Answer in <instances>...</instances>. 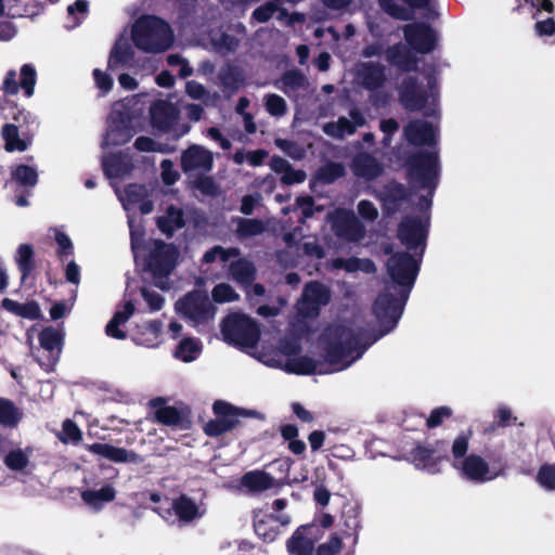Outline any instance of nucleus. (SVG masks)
<instances>
[{
	"label": "nucleus",
	"instance_id": "nucleus-1",
	"mask_svg": "<svg viewBox=\"0 0 555 555\" xmlns=\"http://www.w3.org/2000/svg\"><path fill=\"white\" fill-rule=\"evenodd\" d=\"M374 341L362 331H354L345 325H332L325 330L320 340L324 361L330 367H323V364L306 356L291 358L283 363L281 354H293L299 350L296 341L284 344L279 350L258 352L255 358L271 367L284 365L285 371L289 373L326 374L350 366Z\"/></svg>",
	"mask_w": 555,
	"mask_h": 555
},
{
	"label": "nucleus",
	"instance_id": "nucleus-2",
	"mask_svg": "<svg viewBox=\"0 0 555 555\" xmlns=\"http://www.w3.org/2000/svg\"><path fill=\"white\" fill-rule=\"evenodd\" d=\"M418 263L420 259L408 253H396L387 260V272L392 283L385 287L374 302V314L380 325L379 335L374 340L397 325L418 273Z\"/></svg>",
	"mask_w": 555,
	"mask_h": 555
},
{
	"label": "nucleus",
	"instance_id": "nucleus-3",
	"mask_svg": "<svg viewBox=\"0 0 555 555\" xmlns=\"http://www.w3.org/2000/svg\"><path fill=\"white\" fill-rule=\"evenodd\" d=\"M470 438L472 431L468 430L461 433L452 442L450 461L460 477L474 483H485L502 476L503 468L491 467L478 454H467Z\"/></svg>",
	"mask_w": 555,
	"mask_h": 555
},
{
	"label": "nucleus",
	"instance_id": "nucleus-4",
	"mask_svg": "<svg viewBox=\"0 0 555 555\" xmlns=\"http://www.w3.org/2000/svg\"><path fill=\"white\" fill-rule=\"evenodd\" d=\"M131 40L140 51L156 54L173 46L175 34L166 21L154 15H144L132 24Z\"/></svg>",
	"mask_w": 555,
	"mask_h": 555
},
{
	"label": "nucleus",
	"instance_id": "nucleus-5",
	"mask_svg": "<svg viewBox=\"0 0 555 555\" xmlns=\"http://www.w3.org/2000/svg\"><path fill=\"white\" fill-rule=\"evenodd\" d=\"M138 104L137 96H128L113 105L102 143L104 149L122 145L133 137V121L143 112L142 107H137Z\"/></svg>",
	"mask_w": 555,
	"mask_h": 555
},
{
	"label": "nucleus",
	"instance_id": "nucleus-6",
	"mask_svg": "<svg viewBox=\"0 0 555 555\" xmlns=\"http://www.w3.org/2000/svg\"><path fill=\"white\" fill-rule=\"evenodd\" d=\"M178 257L179 250L172 244L151 241L140 261L151 272L155 284L163 289H167L169 287L167 279L177 266Z\"/></svg>",
	"mask_w": 555,
	"mask_h": 555
},
{
	"label": "nucleus",
	"instance_id": "nucleus-7",
	"mask_svg": "<svg viewBox=\"0 0 555 555\" xmlns=\"http://www.w3.org/2000/svg\"><path fill=\"white\" fill-rule=\"evenodd\" d=\"M424 79L426 85L418 83L413 77L404 79L399 89L400 101L406 109H424L426 115H434L438 95L436 78L433 75H427Z\"/></svg>",
	"mask_w": 555,
	"mask_h": 555
},
{
	"label": "nucleus",
	"instance_id": "nucleus-8",
	"mask_svg": "<svg viewBox=\"0 0 555 555\" xmlns=\"http://www.w3.org/2000/svg\"><path fill=\"white\" fill-rule=\"evenodd\" d=\"M224 340L247 352L253 350L254 357L258 353L256 344L259 340L260 331L257 324L247 315L233 313L225 318L221 325ZM262 350H259L261 352Z\"/></svg>",
	"mask_w": 555,
	"mask_h": 555
},
{
	"label": "nucleus",
	"instance_id": "nucleus-9",
	"mask_svg": "<svg viewBox=\"0 0 555 555\" xmlns=\"http://www.w3.org/2000/svg\"><path fill=\"white\" fill-rule=\"evenodd\" d=\"M410 175L414 186L427 192L426 195H421L420 206L422 209H428L438 180L437 153L428 152L414 157L411 163Z\"/></svg>",
	"mask_w": 555,
	"mask_h": 555
},
{
	"label": "nucleus",
	"instance_id": "nucleus-10",
	"mask_svg": "<svg viewBox=\"0 0 555 555\" xmlns=\"http://www.w3.org/2000/svg\"><path fill=\"white\" fill-rule=\"evenodd\" d=\"M175 310L194 326L211 321L216 314V308L207 294L201 291L190 292L180 298L175 305Z\"/></svg>",
	"mask_w": 555,
	"mask_h": 555
},
{
	"label": "nucleus",
	"instance_id": "nucleus-11",
	"mask_svg": "<svg viewBox=\"0 0 555 555\" xmlns=\"http://www.w3.org/2000/svg\"><path fill=\"white\" fill-rule=\"evenodd\" d=\"M335 235L347 242H359L365 236V228L353 211L337 208L327 215Z\"/></svg>",
	"mask_w": 555,
	"mask_h": 555
},
{
	"label": "nucleus",
	"instance_id": "nucleus-12",
	"mask_svg": "<svg viewBox=\"0 0 555 555\" xmlns=\"http://www.w3.org/2000/svg\"><path fill=\"white\" fill-rule=\"evenodd\" d=\"M428 224V216L423 214L405 217L398 228V237L408 249L421 247L420 258L424 250Z\"/></svg>",
	"mask_w": 555,
	"mask_h": 555
},
{
	"label": "nucleus",
	"instance_id": "nucleus-13",
	"mask_svg": "<svg viewBox=\"0 0 555 555\" xmlns=\"http://www.w3.org/2000/svg\"><path fill=\"white\" fill-rule=\"evenodd\" d=\"M212 409L216 418L204 425V433L210 437H217L233 429L237 425L240 416L248 415L224 401H216Z\"/></svg>",
	"mask_w": 555,
	"mask_h": 555
},
{
	"label": "nucleus",
	"instance_id": "nucleus-14",
	"mask_svg": "<svg viewBox=\"0 0 555 555\" xmlns=\"http://www.w3.org/2000/svg\"><path fill=\"white\" fill-rule=\"evenodd\" d=\"M330 289L319 283H308L302 292L300 300L297 302V311L304 318H314L319 314L322 306L330 302Z\"/></svg>",
	"mask_w": 555,
	"mask_h": 555
},
{
	"label": "nucleus",
	"instance_id": "nucleus-15",
	"mask_svg": "<svg viewBox=\"0 0 555 555\" xmlns=\"http://www.w3.org/2000/svg\"><path fill=\"white\" fill-rule=\"evenodd\" d=\"M212 153L201 145H191L181 155V168L188 175H205L212 169Z\"/></svg>",
	"mask_w": 555,
	"mask_h": 555
},
{
	"label": "nucleus",
	"instance_id": "nucleus-16",
	"mask_svg": "<svg viewBox=\"0 0 555 555\" xmlns=\"http://www.w3.org/2000/svg\"><path fill=\"white\" fill-rule=\"evenodd\" d=\"M115 192L128 214L139 207L141 214L147 215L154 208L153 203L147 198L149 193L144 185L129 184L124 190L115 188Z\"/></svg>",
	"mask_w": 555,
	"mask_h": 555
},
{
	"label": "nucleus",
	"instance_id": "nucleus-17",
	"mask_svg": "<svg viewBox=\"0 0 555 555\" xmlns=\"http://www.w3.org/2000/svg\"><path fill=\"white\" fill-rule=\"evenodd\" d=\"M364 114L357 107L349 112V116H340L337 121L326 122L323 126L325 134L334 139H344L345 137L352 135L358 128L365 125Z\"/></svg>",
	"mask_w": 555,
	"mask_h": 555
},
{
	"label": "nucleus",
	"instance_id": "nucleus-18",
	"mask_svg": "<svg viewBox=\"0 0 555 555\" xmlns=\"http://www.w3.org/2000/svg\"><path fill=\"white\" fill-rule=\"evenodd\" d=\"M404 37L409 46L420 53L433 51L437 41L435 30L425 24L406 25Z\"/></svg>",
	"mask_w": 555,
	"mask_h": 555
},
{
	"label": "nucleus",
	"instance_id": "nucleus-19",
	"mask_svg": "<svg viewBox=\"0 0 555 555\" xmlns=\"http://www.w3.org/2000/svg\"><path fill=\"white\" fill-rule=\"evenodd\" d=\"M37 81V72L30 64H25L21 68L20 82L16 80V72L10 70L5 75L3 81V89L7 93L16 94L22 88L25 94L30 98L34 94L35 85Z\"/></svg>",
	"mask_w": 555,
	"mask_h": 555
},
{
	"label": "nucleus",
	"instance_id": "nucleus-20",
	"mask_svg": "<svg viewBox=\"0 0 555 555\" xmlns=\"http://www.w3.org/2000/svg\"><path fill=\"white\" fill-rule=\"evenodd\" d=\"M406 140L414 145H434L437 142V131L433 124L424 120H413L404 128Z\"/></svg>",
	"mask_w": 555,
	"mask_h": 555
},
{
	"label": "nucleus",
	"instance_id": "nucleus-21",
	"mask_svg": "<svg viewBox=\"0 0 555 555\" xmlns=\"http://www.w3.org/2000/svg\"><path fill=\"white\" fill-rule=\"evenodd\" d=\"M356 80L364 88L375 90L385 81V68L373 62L360 63L356 67Z\"/></svg>",
	"mask_w": 555,
	"mask_h": 555
},
{
	"label": "nucleus",
	"instance_id": "nucleus-22",
	"mask_svg": "<svg viewBox=\"0 0 555 555\" xmlns=\"http://www.w3.org/2000/svg\"><path fill=\"white\" fill-rule=\"evenodd\" d=\"M150 114L153 127L160 131H167L178 118L177 107L164 100L155 102L150 108Z\"/></svg>",
	"mask_w": 555,
	"mask_h": 555
},
{
	"label": "nucleus",
	"instance_id": "nucleus-23",
	"mask_svg": "<svg viewBox=\"0 0 555 555\" xmlns=\"http://www.w3.org/2000/svg\"><path fill=\"white\" fill-rule=\"evenodd\" d=\"M102 165L111 180L124 179L133 168L131 157L126 154H107L103 157Z\"/></svg>",
	"mask_w": 555,
	"mask_h": 555
},
{
	"label": "nucleus",
	"instance_id": "nucleus-24",
	"mask_svg": "<svg viewBox=\"0 0 555 555\" xmlns=\"http://www.w3.org/2000/svg\"><path fill=\"white\" fill-rule=\"evenodd\" d=\"M87 450L115 463H135L139 460L135 453L108 443H92L87 446Z\"/></svg>",
	"mask_w": 555,
	"mask_h": 555
},
{
	"label": "nucleus",
	"instance_id": "nucleus-25",
	"mask_svg": "<svg viewBox=\"0 0 555 555\" xmlns=\"http://www.w3.org/2000/svg\"><path fill=\"white\" fill-rule=\"evenodd\" d=\"M81 500L91 509L99 512L105 504L116 499L117 491L113 483H105L99 489H87L80 493Z\"/></svg>",
	"mask_w": 555,
	"mask_h": 555
},
{
	"label": "nucleus",
	"instance_id": "nucleus-26",
	"mask_svg": "<svg viewBox=\"0 0 555 555\" xmlns=\"http://www.w3.org/2000/svg\"><path fill=\"white\" fill-rule=\"evenodd\" d=\"M171 506L179 520L184 522L202 518L206 513L204 503H196L186 495L176 499Z\"/></svg>",
	"mask_w": 555,
	"mask_h": 555
},
{
	"label": "nucleus",
	"instance_id": "nucleus-27",
	"mask_svg": "<svg viewBox=\"0 0 555 555\" xmlns=\"http://www.w3.org/2000/svg\"><path fill=\"white\" fill-rule=\"evenodd\" d=\"M351 169L357 177L365 180L375 179L383 172L382 164L367 153L358 154L353 158Z\"/></svg>",
	"mask_w": 555,
	"mask_h": 555
},
{
	"label": "nucleus",
	"instance_id": "nucleus-28",
	"mask_svg": "<svg viewBox=\"0 0 555 555\" xmlns=\"http://www.w3.org/2000/svg\"><path fill=\"white\" fill-rule=\"evenodd\" d=\"M411 461L417 469L428 474H437L440 472L441 459L435 456L430 449L425 447H416L411 452Z\"/></svg>",
	"mask_w": 555,
	"mask_h": 555
},
{
	"label": "nucleus",
	"instance_id": "nucleus-29",
	"mask_svg": "<svg viewBox=\"0 0 555 555\" xmlns=\"http://www.w3.org/2000/svg\"><path fill=\"white\" fill-rule=\"evenodd\" d=\"M150 404L157 422L167 426H176L182 422L181 412L175 406L167 405L164 398H155L151 400Z\"/></svg>",
	"mask_w": 555,
	"mask_h": 555
},
{
	"label": "nucleus",
	"instance_id": "nucleus-30",
	"mask_svg": "<svg viewBox=\"0 0 555 555\" xmlns=\"http://www.w3.org/2000/svg\"><path fill=\"white\" fill-rule=\"evenodd\" d=\"M270 167L274 172L281 175V181L286 185L301 183L306 180V173L302 170L294 169L291 164L282 157H272Z\"/></svg>",
	"mask_w": 555,
	"mask_h": 555
},
{
	"label": "nucleus",
	"instance_id": "nucleus-31",
	"mask_svg": "<svg viewBox=\"0 0 555 555\" xmlns=\"http://www.w3.org/2000/svg\"><path fill=\"white\" fill-rule=\"evenodd\" d=\"M134 312V306L131 301H127L122 309L117 310L112 320L106 325V334L116 339H125L126 333L119 328L125 324Z\"/></svg>",
	"mask_w": 555,
	"mask_h": 555
},
{
	"label": "nucleus",
	"instance_id": "nucleus-32",
	"mask_svg": "<svg viewBox=\"0 0 555 555\" xmlns=\"http://www.w3.org/2000/svg\"><path fill=\"white\" fill-rule=\"evenodd\" d=\"M387 60L402 70H412L416 66V57L402 44H397L388 49Z\"/></svg>",
	"mask_w": 555,
	"mask_h": 555
},
{
	"label": "nucleus",
	"instance_id": "nucleus-33",
	"mask_svg": "<svg viewBox=\"0 0 555 555\" xmlns=\"http://www.w3.org/2000/svg\"><path fill=\"white\" fill-rule=\"evenodd\" d=\"M134 51L128 41L124 38H119L114 48L111 51L108 67L114 69L118 65L131 66Z\"/></svg>",
	"mask_w": 555,
	"mask_h": 555
},
{
	"label": "nucleus",
	"instance_id": "nucleus-34",
	"mask_svg": "<svg viewBox=\"0 0 555 555\" xmlns=\"http://www.w3.org/2000/svg\"><path fill=\"white\" fill-rule=\"evenodd\" d=\"M128 224L134 260L135 262H140L143 251H146L149 248V243H144V233L140 220L138 221L131 214H128Z\"/></svg>",
	"mask_w": 555,
	"mask_h": 555
},
{
	"label": "nucleus",
	"instance_id": "nucleus-35",
	"mask_svg": "<svg viewBox=\"0 0 555 555\" xmlns=\"http://www.w3.org/2000/svg\"><path fill=\"white\" fill-rule=\"evenodd\" d=\"M160 231L167 235L184 227L183 212L180 208L169 206L165 215L157 219Z\"/></svg>",
	"mask_w": 555,
	"mask_h": 555
},
{
	"label": "nucleus",
	"instance_id": "nucleus-36",
	"mask_svg": "<svg viewBox=\"0 0 555 555\" xmlns=\"http://www.w3.org/2000/svg\"><path fill=\"white\" fill-rule=\"evenodd\" d=\"M62 339L63 336L61 331L53 327H47L42 330L39 335V341L41 347L51 353L52 364L56 361L57 356L61 351Z\"/></svg>",
	"mask_w": 555,
	"mask_h": 555
},
{
	"label": "nucleus",
	"instance_id": "nucleus-37",
	"mask_svg": "<svg viewBox=\"0 0 555 555\" xmlns=\"http://www.w3.org/2000/svg\"><path fill=\"white\" fill-rule=\"evenodd\" d=\"M332 268L347 272L362 271L365 273H374L376 271V267L372 260L360 258H336L332 261Z\"/></svg>",
	"mask_w": 555,
	"mask_h": 555
},
{
	"label": "nucleus",
	"instance_id": "nucleus-38",
	"mask_svg": "<svg viewBox=\"0 0 555 555\" xmlns=\"http://www.w3.org/2000/svg\"><path fill=\"white\" fill-rule=\"evenodd\" d=\"M255 267L246 259H237L230 264L232 278L242 285H248L255 278Z\"/></svg>",
	"mask_w": 555,
	"mask_h": 555
},
{
	"label": "nucleus",
	"instance_id": "nucleus-39",
	"mask_svg": "<svg viewBox=\"0 0 555 555\" xmlns=\"http://www.w3.org/2000/svg\"><path fill=\"white\" fill-rule=\"evenodd\" d=\"M308 528L302 527L292 535L287 542V548L291 553L297 555H309L313 550V541L306 537Z\"/></svg>",
	"mask_w": 555,
	"mask_h": 555
},
{
	"label": "nucleus",
	"instance_id": "nucleus-40",
	"mask_svg": "<svg viewBox=\"0 0 555 555\" xmlns=\"http://www.w3.org/2000/svg\"><path fill=\"white\" fill-rule=\"evenodd\" d=\"M202 352V345L201 343L195 338H183L176 351L175 357L182 362L189 363L196 360Z\"/></svg>",
	"mask_w": 555,
	"mask_h": 555
},
{
	"label": "nucleus",
	"instance_id": "nucleus-41",
	"mask_svg": "<svg viewBox=\"0 0 555 555\" xmlns=\"http://www.w3.org/2000/svg\"><path fill=\"white\" fill-rule=\"evenodd\" d=\"M410 7L413 8H425L428 5L430 0H404ZM379 4L383 10L390 16L398 20H408L409 12L396 3L395 0H379Z\"/></svg>",
	"mask_w": 555,
	"mask_h": 555
},
{
	"label": "nucleus",
	"instance_id": "nucleus-42",
	"mask_svg": "<svg viewBox=\"0 0 555 555\" xmlns=\"http://www.w3.org/2000/svg\"><path fill=\"white\" fill-rule=\"evenodd\" d=\"M2 137L5 142V150L9 152H23L28 147V142L20 137L15 125L7 124L2 129Z\"/></svg>",
	"mask_w": 555,
	"mask_h": 555
},
{
	"label": "nucleus",
	"instance_id": "nucleus-43",
	"mask_svg": "<svg viewBox=\"0 0 555 555\" xmlns=\"http://www.w3.org/2000/svg\"><path fill=\"white\" fill-rule=\"evenodd\" d=\"M405 189L398 183H391L387 186L384 197L385 208L388 212H395L405 199Z\"/></svg>",
	"mask_w": 555,
	"mask_h": 555
},
{
	"label": "nucleus",
	"instance_id": "nucleus-44",
	"mask_svg": "<svg viewBox=\"0 0 555 555\" xmlns=\"http://www.w3.org/2000/svg\"><path fill=\"white\" fill-rule=\"evenodd\" d=\"M12 179L23 186L34 188L38 181V173L34 167L18 165L11 170Z\"/></svg>",
	"mask_w": 555,
	"mask_h": 555
},
{
	"label": "nucleus",
	"instance_id": "nucleus-45",
	"mask_svg": "<svg viewBox=\"0 0 555 555\" xmlns=\"http://www.w3.org/2000/svg\"><path fill=\"white\" fill-rule=\"evenodd\" d=\"M31 454L30 449H12L5 456H4V464L8 468L12 470H22L24 469L28 463H29V456Z\"/></svg>",
	"mask_w": 555,
	"mask_h": 555
},
{
	"label": "nucleus",
	"instance_id": "nucleus-46",
	"mask_svg": "<svg viewBox=\"0 0 555 555\" xmlns=\"http://www.w3.org/2000/svg\"><path fill=\"white\" fill-rule=\"evenodd\" d=\"M307 82L305 75L298 70H289L285 73L281 80L279 88L284 91L285 94L289 95L292 92L304 88Z\"/></svg>",
	"mask_w": 555,
	"mask_h": 555
},
{
	"label": "nucleus",
	"instance_id": "nucleus-47",
	"mask_svg": "<svg viewBox=\"0 0 555 555\" xmlns=\"http://www.w3.org/2000/svg\"><path fill=\"white\" fill-rule=\"evenodd\" d=\"M243 485L250 490L261 491L273 485V478L262 472H250L243 477Z\"/></svg>",
	"mask_w": 555,
	"mask_h": 555
},
{
	"label": "nucleus",
	"instance_id": "nucleus-48",
	"mask_svg": "<svg viewBox=\"0 0 555 555\" xmlns=\"http://www.w3.org/2000/svg\"><path fill=\"white\" fill-rule=\"evenodd\" d=\"M22 418L20 410L9 400L0 398V424L7 427L15 426Z\"/></svg>",
	"mask_w": 555,
	"mask_h": 555
},
{
	"label": "nucleus",
	"instance_id": "nucleus-49",
	"mask_svg": "<svg viewBox=\"0 0 555 555\" xmlns=\"http://www.w3.org/2000/svg\"><path fill=\"white\" fill-rule=\"evenodd\" d=\"M263 105L268 114L272 117H283L287 112L286 101L275 93L264 95Z\"/></svg>",
	"mask_w": 555,
	"mask_h": 555
},
{
	"label": "nucleus",
	"instance_id": "nucleus-50",
	"mask_svg": "<svg viewBox=\"0 0 555 555\" xmlns=\"http://www.w3.org/2000/svg\"><path fill=\"white\" fill-rule=\"evenodd\" d=\"M240 250L237 248H223L221 246H215L205 253L203 261L211 263L219 259L222 263L229 262L231 259L238 257Z\"/></svg>",
	"mask_w": 555,
	"mask_h": 555
},
{
	"label": "nucleus",
	"instance_id": "nucleus-51",
	"mask_svg": "<svg viewBox=\"0 0 555 555\" xmlns=\"http://www.w3.org/2000/svg\"><path fill=\"white\" fill-rule=\"evenodd\" d=\"M275 12H279L278 20L282 21L287 16V12L284 9H279L275 3L268 2L253 12V17L259 22L264 23L269 21Z\"/></svg>",
	"mask_w": 555,
	"mask_h": 555
},
{
	"label": "nucleus",
	"instance_id": "nucleus-52",
	"mask_svg": "<svg viewBox=\"0 0 555 555\" xmlns=\"http://www.w3.org/2000/svg\"><path fill=\"white\" fill-rule=\"evenodd\" d=\"M34 249L29 244H22L18 246L15 254V261L17 262L20 271L23 276H26L31 270V259Z\"/></svg>",
	"mask_w": 555,
	"mask_h": 555
},
{
	"label": "nucleus",
	"instance_id": "nucleus-53",
	"mask_svg": "<svg viewBox=\"0 0 555 555\" xmlns=\"http://www.w3.org/2000/svg\"><path fill=\"white\" fill-rule=\"evenodd\" d=\"M264 224L257 219H241L237 227V234L243 237L259 235L263 232Z\"/></svg>",
	"mask_w": 555,
	"mask_h": 555
},
{
	"label": "nucleus",
	"instance_id": "nucleus-54",
	"mask_svg": "<svg viewBox=\"0 0 555 555\" xmlns=\"http://www.w3.org/2000/svg\"><path fill=\"white\" fill-rule=\"evenodd\" d=\"M212 299L216 302H231L238 299V295L233 287L227 283L217 284L211 292Z\"/></svg>",
	"mask_w": 555,
	"mask_h": 555
},
{
	"label": "nucleus",
	"instance_id": "nucleus-55",
	"mask_svg": "<svg viewBox=\"0 0 555 555\" xmlns=\"http://www.w3.org/2000/svg\"><path fill=\"white\" fill-rule=\"evenodd\" d=\"M345 172V167L339 163H328L318 171V178L324 183L333 182L335 179L341 177Z\"/></svg>",
	"mask_w": 555,
	"mask_h": 555
},
{
	"label": "nucleus",
	"instance_id": "nucleus-56",
	"mask_svg": "<svg viewBox=\"0 0 555 555\" xmlns=\"http://www.w3.org/2000/svg\"><path fill=\"white\" fill-rule=\"evenodd\" d=\"M82 434L78 426L70 420L63 422L62 431L59 435L61 441L77 443L81 440Z\"/></svg>",
	"mask_w": 555,
	"mask_h": 555
},
{
	"label": "nucleus",
	"instance_id": "nucleus-57",
	"mask_svg": "<svg viewBox=\"0 0 555 555\" xmlns=\"http://www.w3.org/2000/svg\"><path fill=\"white\" fill-rule=\"evenodd\" d=\"M537 481L548 491L555 490V466L543 465L538 472Z\"/></svg>",
	"mask_w": 555,
	"mask_h": 555
},
{
	"label": "nucleus",
	"instance_id": "nucleus-58",
	"mask_svg": "<svg viewBox=\"0 0 555 555\" xmlns=\"http://www.w3.org/2000/svg\"><path fill=\"white\" fill-rule=\"evenodd\" d=\"M52 232L54 233V240L59 246L57 255L61 258L72 255L74 246L69 236L60 229H52Z\"/></svg>",
	"mask_w": 555,
	"mask_h": 555
},
{
	"label": "nucleus",
	"instance_id": "nucleus-59",
	"mask_svg": "<svg viewBox=\"0 0 555 555\" xmlns=\"http://www.w3.org/2000/svg\"><path fill=\"white\" fill-rule=\"evenodd\" d=\"M134 146L140 152H159V153H168L170 149L167 146L157 143L153 139L149 137H139L134 141Z\"/></svg>",
	"mask_w": 555,
	"mask_h": 555
},
{
	"label": "nucleus",
	"instance_id": "nucleus-60",
	"mask_svg": "<svg viewBox=\"0 0 555 555\" xmlns=\"http://www.w3.org/2000/svg\"><path fill=\"white\" fill-rule=\"evenodd\" d=\"M88 11V2L86 0H77L74 4L67 8V13L69 16L74 17V23L70 27L78 26L81 21L86 17Z\"/></svg>",
	"mask_w": 555,
	"mask_h": 555
},
{
	"label": "nucleus",
	"instance_id": "nucleus-61",
	"mask_svg": "<svg viewBox=\"0 0 555 555\" xmlns=\"http://www.w3.org/2000/svg\"><path fill=\"white\" fill-rule=\"evenodd\" d=\"M343 546L341 539L337 534H333L328 541L322 543L318 550V555H336Z\"/></svg>",
	"mask_w": 555,
	"mask_h": 555
},
{
	"label": "nucleus",
	"instance_id": "nucleus-62",
	"mask_svg": "<svg viewBox=\"0 0 555 555\" xmlns=\"http://www.w3.org/2000/svg\"><path fill=\"white\" fill-rule=\"evenodd\" d=\"M358 212L360 217L369 222L374 221L378 217V210L375 205L366 199L358 203Z\"/></svg>",
	"mask_w": 555,
	"mask_h": 555
},
{
	"label": "nucleus",
	"instance_id": "nucleus-63",
	"mask_svg": "<svg viewBox=\"0 0 555 555\" xmlns=\"http://www.w3.org/2000/svg\"><path fill=\"white\" fill-rule=\"evenodd\" d=\"M162 179L165 184L171 185L179 179V172L173 168V164L169 159H164L160 164Z\"/></svg>",
	"mask_w": 555,
	"mask_h": 555
},
{
	"label": "nucleus",
	"instance_id": "nucleus-64",
	"mask_svg": "<svg viewBox=\"0 0 555 555\" xmlns=\"http://www.w3.org/2000/svg\"><path fill=\"white\" fill-rule=\"evenodd\" d=\"M452 414V411L448 406H440L431 411L429 417L427 418L428 427H437L439 426L444 418H449Z\"/></svg>",
	"mask_w": 555,
	"mask_h": 555
}]
</instances>
